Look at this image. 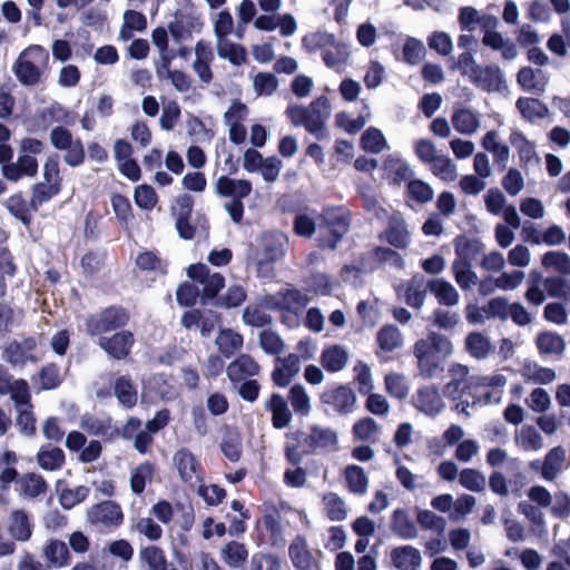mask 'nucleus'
Instances as JSON below:
<instances>
[{"label": "nucleus", "instance_id": "obj_23", "mask_svg": "<svg viewBox=\"0 0 570 570\" xmlns=\"http://www.w3.org/2000/svg\"><path fill=\"white\" fill-rule=\"evenodd\" d=\"M215 190L219 196L232 197L233 200L240 202V199L250 194L252 184L246 179H234L222 176L215 183Z\"/></svg>", "mask_w": 570, "mask_h": 570}, {"label": "nucleus", "instance_id": "obj_56", "mask_svg": "<svg viewBox=\"0 0 570 570\" xmlns=\"http://www.w3.org/2000/svg\"><path fill=\"white\" fill-rule=\"evenodd\" d=\"M544 268L551 269L560 275H570V255L561 250H551L541 258Z\"/></svg>", "mask_w": 570, "mask_h": 570}, {"label": "nucleus", "instance_id": "obj_46", "mask_svg": "<svg viewBox=\"0 0 570 570\" xmlns=\"http://www.w3.org/2000/svg\"><path fill=\"white\" fill-rule=\"evenodd\" d=\"M361 148L371 154H380L390 149V145L384 134L376 127H368L361 136Z\"/></svg>", "mask_w": 570, "mask_h": 570}, {"label": "nucleus", "instance_id": "obj_30", "mask_svg": "<svg viewBox=\"0 0 570 570\" xmlns=\"http://www.w3.org/2000/svg\"><path fill=\"white\" fill-rule=\"evenodd\" d=\"M520 374L525 382L542 385L550 384L557 379V373L553 368L542 366L532 361H527L522 364Z\"/></svg>", "mask_w": 570, "mask_h": 570}, {"label": "nucleus", "instance_id": "obj_20", "mask_svg": "<svg viewBox=\"0 0 570 570\" xmlns=\"http://www.w3.org/2000/svg\"><path fill=\"white\" fill-rule=\"evenodd\" d=\"M352 57V45L334 36L328 50L322 55V60L327 68L341 70Z\"/></svg>", "mask_w": 570, "mask_h": 570}, {"label": "nucleus", "instance_id": "obj_32", "mask_svg": "<svg viewBox=\"0 0 570 570\" xmlns=\"http://www.w3.org/2000/svg\"><path fill=\"white\" fill-rule=\"evenodd\" d=\"M458 21L462 30L473 31L478 26L482 28H493L498 24L494 17L481 14L473 7H463L460 9Z\"/></svg>", "mask_w": 570, "mask_h": 570}, {"label": "nucleus", "instance_id": "obj_63", "mask_svg": "<svg viewBox=\"0 0 570 570\" xmlns=\"http://www.w3.org/2000/svg\"><path fill=\"white\" fill-rule=\"evenodd\" d=\"M354 382L360 394L365 395L374 390V380L368 364L357 361L353 367Z\"/></svg>", "mask_w": 570, "mask_h": 570}, {"label": "nucleus", "instance_id": "obj_21", "mask_svg": "<svg viewBox=\"0 0 570 570\" xmlns=\"http://www.w3.org/2000/svg\"><path fill=\"white\" fill-rule=\"evenodd\" d=\"M134 343L132 334L128 331H121L111 337L101 336L99 338V346L115 358L126 357Z\"/></svg>", "mask_w": 570, "mask_h": 570}, {"label": "nucleus", "instance_id": "obj_38", "mask_svg": "<svg viewBox=\"0 0 570 570\" xmlns=\"http://www.w3.org/2000/svg\"><path fill=\"white\" fill-rule=\"evenodd\" d=\"M215 48L218 57L228 60L233 66H242L246 62L245 48L228 38L215 41Z\"/></svg>", "mask_w": 570, "mask_h": 570}, {"label": "nucleus", "instance_id": "obj_12", "mask_svg": "<svg viewBox=\"0 0 570 570\" xmlns=\"http://www.w3.org/2000/svg\"><path fill=\"white\" fill-rule=\"evenodd\" d=\"M187 275L203 285V292L207 298H214L225 284L223 275L219 273L210 274L205 264L190 265Z\"/></svg>", "mask_w": 570, "mask_h": 570}, {"label": "nucleus", "instance_id": "obj_41", "mask_svg": "<svg viewBox=\"0 0 570 570\" xmlns=\"http://www.w3.org/2000/svg\"><path fill=\"white\" fill-rule=\"evenodd\" d=\"M466 352L476 360L487 358L492 352V344L488 336L480 332H471L464 341Z\"/></svg>", "mask_w": 570, "mask_h": 570}, {"label": "nucleus", "instance_id": "obj_34", "mask_svg": "<svg viewBox=\"0 0 570 570\" xmlns=\"http://www.w3.org/2000/svg\"><path fill=\"white\" fill-rule=\"evenodd\" d=\"M567 451L563 446L552 448L546 455L542 463V476L548 481H553L566 466Z\"/></svg>", "mask_w": 570, "mask_h": 570}, {"label": "nucleus", "instance_id": "obj_29", "mask_svg": "<svg viewBox=\"0 0 570 570\" xmlns=\"http://www.w3.org/2000/svg\"><path fill=\"white\" fill-rule=\"evenodd\" d=\"M350 353L347 348L342 345L333 344L326 346L321 354V364L323 367L331 372L336 373L342 371L348 361Z\"/></svg>", "mask_w": 570, "mask_h": 570}, {"label": "nucleus", "instance_id": "obj_16", "mask_svg": "<svg viewBox=\"0 0 570 570\" xmlns=\"http://www.w3.org/2000/svg\"><path fill=\"white\" fill-rule=\"evenodd\" d=\"M390 560L396 570H420L423 558L421 551L410 544L399 546L390 551Z\"/></svg>", "mask_w": 570, "mask_h": 570}, {"label": "nucleus", "instance_id": "obj_9", "mask_svg": "<svg viewBox=\"0 0 570 570\" xmlns=\"http://www.w3.org/2000/svg\"><path fill=\"white\" fill-rule=\"evenodd\" d=\"M413 406L429 417H435L445 409V403L433 385L420 387L412 397Z\"/></svg>", "mask_w": 570, "mask_h": 570}, {"label": "nucleus", "instance_id": "obj_53", "mask_svg": "<svg viewBox=\"0 0 570 570\" xmlns=\"http://www.w3.org/2000/svg\"><path fill=\"white\" fill-rule=\"evenodd\" d=\"M344 478L347 488L355 494H364L368 488V479L363 468L356 464H350L344 469Z\"/></svg>", "mask_w": 570, "mask_h": 570}, {"label": "nucleus", "instance_id": "obj_49", "mask_svg": "<svg viewBox=\"0 0 570 570\" xmlns=\"http://www.w3.org/2000/svg\"><path fill=\"white\" fill-rule=\"evenodd\" d=\"M535 344L541 354L562 356L566 350L563 337L553 332H542L537 336Z\"/></svg>", "mask_w": 570, "mask_h": 570}, {"label": "nucleus", "instance_id": "obj_52", "mask_svg": "<svg viewBox=\"0 0 570 570\" xmlns=\"http://www.w3.org/2000/svg\"><path fill=\"white\" fill-rule=\"evenodd\" d=\"M289 556L293 564L298 570H311L314 566V559L307 550L306 542L298 537L289 547Z\"/></svg>", "mask_w": 570, "mask_h": 570}, {"label": "nucleus", "instance_id": "obj_61", "mask_svg": "<svg viewBox=\"0 0 570 570\" xmlns=\"http://www.w3.org/2000/svg\"><path fill=\"white\" fill-rule=\"evenodd\" d=\"M210 21L213 24L215 41L228 38V36L234 31V18L226 9L213 14L210 17Z\"/></svg>", "mask_w": 570, "mask_h": 570}, {"label": "nucleus", "instance_id": "obj_4", "mask_svg": "<svg viewBox=\"0 0 570 570\" xmlns=\"http://www.w3.org/2000/svg\"><path fill=\"white\" fill-rule=\"evenodd\" d=\"M470 370L463 364H453L450 370V381L444 385V395L456 402V410L463 414L469 415L468 407L470 401L468 395L470 391L475 389V385L471 383L473 376H469Z\"/></svg>", "mask_w": 570, "mask_h": 570}, {"label": "nucleus", "instance_id": "obj_18", "mask_svg": "<svg viewBox=\"0 0 570 570\" xmlns=\"http://www.w3.org/2000/svg\"><path fill=\"white\" fill-rule=\"evenodd\" d=\"M451 122L456 132L473 136L481 127V115L468 107H458L453 110Z\"/></svg>", "mask_w": 570, "mask_h": 570}, {"label": "nucleus", "instance_id": "obj_39", "mask_svg": "<svg viewBox=\"0 0 570 570\" xmlns=\"http://www.w3.org/2000/svg\"><path fill=\"white\" fill-rule=\"evenodd\" d=\"M147 28L145 14L136 10H126L122 16V24L119 31V39L128 41L135 32H141Z\"/></svg>", "mask_w": 570, "mask_h": 570}, {"label": "nucleus", "instance_id": "obj_31", "mask_svg": "<svg viewBox=\"0 0 570 570\" xmlns=\"http://www.w3.org/2000/svg\"><path fill=\"white\" fill-rule=\"evenodd\" d=\"M305 442L308 448L316 449H332L336 450L338 444V435L332 428L314 425L311 429Z\"/></svg>", "mask_w": 570, "mask_h": 570}, {"label": "nucleus", "instance_id": "obj_19", "mask_svg": "<svg viewBox=\"0 0 570 570\" xmlns=\"http://www.w3.org/2000/svg\"><path fill=\"white\" fill-rule=\"evenodd\" d=\"M37 173L38 161L36 157L20 153L16 163L2 166V175L11 181H18L22 177H35Z\"/></svg>", "mask_w": 570, "mask_h": 570}, {"label": "nucleus", "instance_id": "obj_17", "mask_svg": "<svg viewBox=\"0 0 570 570\" xmlns=\"http://www.w3.org/2000/svg\"><path fill=\"white\" fill-rule=\"evenodd\" d=\"M42 558L49 569H61L70 564L71 556L67 544L58 539L45 542L41 549Z\"/></svg>", "mask_w": 570, "mask_h": 570}, {"label": "nucleus", "instance_id": "obj_25", "mask_svg": "<svg viewBox=\"0 0 570 570\" xmlns=\"http://www.w3.org/2000/svg\"><path fill=\"white\" fill-rule=\"evenodd\" d=\"M259 366L249 355L243 354L233 361L226 368L227 376L236 384L258 374Z\"/></svg>", "mask_w": 570, "mask_h": 570}, {"label": "nucleus", "instance_id": "obj_35", "mask_svg": "<svg viewBox=\"0 0 570 570\" xmlns=\"http://www.w3.org/2000/svg\"><path fill=\"white\" fill-rule=\"evenodd\" d=\"M509 141L517 150L522 165L528 166L538 163V156L533 142H531L519 129L511 130Z\"/></svg>", "mask_w": 570, "mask_h": 570}, {"label": "nucleus", "instance_id": "obj_54", "mask_svg": "<svg viewBox=\"0 0 570 570\" xmlns=\"http://www.w3.org/2000/svg\"><path fill=\"white\" fill-rule=\"evenodd\" d=\"M430 170L444 183H453L458 178V166L445 155H439L430 165Z\"/></svg>", "mask_w": 570, "mask_h": 570}, {"label": "nucleus", "instance_id": "obj_8", "mask_svg": "<svg viewBox=\"0 0 570 570\" xmlns=\"http://www.w3.org/2000/svg\"><path fill=\"white\" fill-rule=\"evenodd\" d=\"M321 401L335 413L347 415L355 410L357 397L350 386L338 385L324 391L321 395Z\"/></svg>", "mask_w": 570, "mask_h": 570}, {"label": "nucleus", "instance_id": "obj_1", "mask_svg": "<svg viewBox=\"0 0 570 570\" xmlns=\"http://www.w3.org/2000/svg\"><path fill=\"white\" fill-rule=\"evenodd\" d=\"M347 219L336 210H325L323 215L315 213H299L295 217L294 229L296 234L311 237L316 227L321 234V245L334 248L347 230Z\"/></svg>", "mask_w": 570, "mask_h": 570}, {"label": "nucleus", "instance_id": "obj_51", "mask_svg": "<svg viewBox=\"0 0 570 570\" xmlns=\"http://www.w3.org/2000/svg\"><path fill=\"white\" fill-rule=\"evenodd\" d=\"M386 393L396 400H404L410 392V383L404 374L389 372L384 377Z\"/></svg>", "mask_w": 570, "mask_h": 570}, {"label": "nucleus", "instance_id": "obj_11", "mask_svg": "<svg viewBox=\"0 0 570 570\" xmlns=\"http://www.w3.org/2000/svg\"><path fill=\"white\" fill-rule=\"evenodd\" d=\"M174 465L180 479L191 488L202 482L200 465L188 450L180 449L174 454Z\"/></svg>", "mask_w": 570, "mask_h": 570}, {"label": "nucleus", "instance_id": "obj_22", "mask_svg": "<svg viewBox=\"0 0 570 570\" xmlns=\"http://www.w3.org/2000/svg\"><path fill=\"white\" fill-rule=\"evenodd\" d=\"M397 295L409 306L421 308L424 305L426 296V285L423 277L414 276L407 283L400 285L397 288Z\"/></svg>", "mask_w": 570, "mask_h": 570}, {"label": "nucleus", "instance_id": "obj_7", "mask_svg": "<svg viewBox=\"0 0 570 570\" xmlns=\"http://www.w3.org/2000/svg\"><path fill=\"white\" fill-rule=\"evenodd\" d=\"M88 521L102 529H117L124 522V513L115 501H104L92 505L87 512Z\"/></svg>", "mask_w": 570, "mask_h": 570}, {"label": "nucleus", "instance_id": "obj_47", "mask_svg": "<svg viewBox=\"0 0 570 570\" xmlns=\"http://www.w3.org/2000/svg\"><path fill=\"white\" fill-rule=\"evenodd\" d=\"M429 287L440 304L454 306L460 301V294L456 288L443 278L433 279L430 282Z\"/></svg>", "mask_w": 570, "mask_h": 570}, {"label": "nucleus", "instance_id": "obj_14", "mask_svg": "<svg viewBox=\"0 0 570 570\" xmlns=\"http://www.w3.org/2000/svg\"><path fill=\"white\" fill-rule=\"evenodd\" d=\"M127 320L128 317L122 309L108 308L89 320L88 331L91 335L108 333L124 326Z\"/></svg>", "mask_w": 570, "mask_h": 570}, {"label": "nucleus", "instance_id": "obj_28", "mask_svg": "<svg viewBox=\"0 0 570 570\" xmlns=\"http://www.w3.org/2000/svg\"><path fill=\"white\" fill-rule=\"evenodd\" d=\"M193 207V199L188 195L178 196L173 207L177 214L176 228L178 234L184 239H191L196 235L193 227L189 225L187 217L189 216Z\"/></svg>", "mask_w": 570, "mask_h": 570}, {"label": "nucleus", "instance_id": "obj_55", "mask_svg": "<svg viewBox=\"0 0 570 570\" xmlns=\"http://www.w3.org/2000/svg\"><path fill=\"white\" fill-rule=\"evenodd\" d=\"M155 466L145 462L132 469L130 473V489L135 494H141L148 483L154 479Z\"/></svg>", "mask_w": 570, "mask_h": 570}, {"label": "nucleus", "instance_id": "obj_64", "mask_svg": "<svg viewBox=\"0 0 570 570\" xmlns=\"http://www.w3.org/2000/svg\"><path fill=\"white\" fill-rule=\"evenodd\" d=\"M474 81L482 89L498 90L503 82L501 70L498 67L480 68L475 75Z\"/></svg>", "mask_w": 570, "mask_h": 570}, {"label": "nucleus", "instance_id": "obj_60", "mask_svg": "<svg viewBox=\"0 0 570 570\" xmlns=\"http://www.w3.org/2000/svg\"><path fill=\"white\" fill-rule=\"evenodd\" d=\"M352 433L356 440L375 441L381 433V428L374 419L365 416L354 423Z\"/></svg>", "mask_w": 570, "mask_h": 570}, {"label": "nucleus", "instance_id": "obj_5", "mask_svg": "<svg viewBox=\"0 0 570 570\" xmlns=\"http://www.w3.org/2000/svg\"><path fill=\"white\" fill-rule=\"evenodd\" d=\"M202 16L194 8L179 9L168 24L171 37L177 43L190 40L194 33L203 30Z\"/></svg>", "mask_w": 570, "mask_h": 570}, {"label": "nucleus", "instance_id": "obj_6", "mask_svg": "<svg viewBox=\"0 0 570 570\" xmlns=\"http://www.w3.org/2000/svg\"><path fill=\"white\" fill-rule=\"evenodd\" d=\"M305 129L316 139H326L328 131L326 122L331 116L332 107L327 97L321 96L306 107Z\"/></svg>", "mask_w": 570, "mask_h": 570}, {"label": "nucleus", "instance_id": "obj_33", "mask_svg": "<svg viewBox=\"0 0 570 570\" xmlns=\"http://www.w3.org/2000/svg\"><path fill=\"white\" fill-rule=\"evenodd\" d=\"M271 301L275 302L277 307L297 315L308 304L309 297L297 289H286L279 292Z\"/></svg>", "mask_w": 570, "mask_h": 570}, {"label": "nucleus", "instance_id": "obj_26", "mask_svg": "<svg viewBox=\"0 0 570 570\" xmlns=\"http://www.w3.org/2000/svg\"><path fill=\"white\" fill-rule=\"evenodd\" d=\"M301 370V360L297 355L277 360L275 370L273 371V381L281 387L287 386Z\"/></svg>", "mask_w": 570, "mask_h": 570}, {"label": "nucleus", "instance_id": "obj_10", "mask_svg": "<svg viewBox=\"0 0 570 570\" xmlns=\"http://www.w3.org/2000/svg\"><path fill=\"white\" fill-rule=\"evenodd\" d=\"M469 245L473 244L464 239L458 242L456 252L460 257L452 264L455 282L463 291L470 289L476 285L479 281L476 273L465 258V247Z\"/></svg>", "mask_w": 570, "mask_h": 570}, {"label": "nucleus", "instance_id": "obj_37", "mask_svg": "<svg viewBox=\"0 0 570 570\" xmlns=\"http://www.w3.org/2000/svg\"><path fill=\"white\" fill-rule=\"evenodd\" d=\"M484 29L485 32L482 39L483 45L492 48L493 50H500L505 60H513L517 58L518 49L511 40L504 39L501 33L492 31L490 28Z\"/></svg>", "mask_w": 570, "mask_h": 570}, {"label": "nucleus", "instance_id": "obj_36", "mask_svg": "<svg viewBox=\"0 0 570 570\" xmlns=\"http://www.w3.org/2000/svg\"><path fill=\"white\" fill-rule=\"evenodd\" d=\"M518 83L527 91L542 92L548 83L546 72L540 69L523 67L517 75Z\"/></svg>", "mask_w": 570, "mask_h": 570}, {"label": "nucleus", "instance_id": "obj_2", "mask_svg": "<svg viewBox=\"0 0 570 570\" xmlns=\"http://www.w3.org/2000/svg\"><path fill=\"white\" fill-rule=\"evenodd\" d=\"M453 352L451 341L435 332H431L425 338L419 340L413 347L421 376L431 379L441 367L443 361Z\"/></svg>", "mask_w": 570, "mask_h": 570}, {"label": "nucleus", "instance_id": "obj_59", "mask_svg": "<svg viewBox=\"0 0 570 570\" xmlns=\"http://www.w3.org/2000/svg\"><path fill=\"white\" fill-rule=\"evenodd\" d=\"M17 488L21 495L35 498L45 493L47 485L41 475L28 473L17 481Z\"/></svg>", "mask_w": 570, "mask_h": 570}, {"label": "nucleus", "instance_id": "obj_24", "mask_svg": "<svg viewBox=\"0 0 570 570\" xmlns=\"http://www.w3.org/2000/svg\"><path fill=\"white\" fill-rule=\"evenodd\" d=\"M481 146L492 155L495 164L502 165L503 167L507 166L511 156L510 147L502 141L497 130H489L482 137Z\"/></svg>", "mask_w": 570, "mask_h": 570}, {"label": "nucleus", "instance_id": "obj_42", "mask_svg": "<svg viewBox=\"0 0 570 570\" xmlns=\"http://www.w3.org/2000/svg\"><path fill=\"white\" fill-rule=\"evenodd\" d=\"M384 237L389 244L397 248H404L409 245L410 235L406 229L405 222L400 215H394L391 218Z\"/></svg>", "mask_w": 570, "mask_h": 570}, {"label": "nucleus", "instance_id": "obj_43", "mask_svg": "<svg viewBox=\"0 0 570 570\" xmlns=\"http://www.w3.org/2000/svg\"><path fill=\"white\" fill-rule=\"evenodd\" d=\"M215 344L223 356L230 357L243 347V336L230 328H223Z\"/></svg>", "mask_w": 570, "mask_h": 570}, {"label": "nucleus", "instance_id": "obj_62", "mask_svg": "<svg viewBox=\"0 0 570 570\" xmlns=\"http://www.w3.org/2000/svg\"><path fill=\"white\" fill-rule=\"evenodd\" d=\"M522 117L527 120L535 118H544L548 115V108L540 100L534 98L522 97L515 104Z\"/></svg>", "mask_w": 570, "mask_h": 570}, {"label": "nucleus", "instance_id": "obj_15", "mask_svg": "<svg viewBox=\"0 0 570 570\" xmlns=\"http://www.w3.org/2000/svg\"><path fill=\"white\" fill-rule=\"evenodd\" d=\"M186 129L188 136L196 142H210L216 135V122L210 116L198 117L186 114Z\"/></svg>", "mask_w": 570, "mask_h": 570}, {"label": "nucleus", "instance_id": "obj_40", "mask_svg": "<svg viewBox=\"0 0 570 570\" xmlns=\"http://www.w3.org/2000/svg\"><path fill=\"white\" fill-rule=\"evenodd\" d=\"M517 446L528 452H537L543 448V439L532 425H524L514 434Z\"/></svg>", "mask_w": 570, "mask_h": 570}, {"label": "nucleus", "instance_id": "obj_27", "mask_svg": "<svg viewBox=\"0 0 570 570\" xmlns=\"http://www.w3.org/2000/svg\"><path fill=\"white\" fill-rule=\"evenodd\" d=\"M10 394L11 400L19 405L30 396L29 386L23 380L12 377L0 367V395Z\"/></svg>", "mask_w": 570, "mask_h": 570}, {"label": "nucleus", "instance_id": "obj_58", "mask_svg": "<svg viewBox=\"0 0 570 570\" xmlns=\"http://www.w3.org/2000/svg\"><path fill=\"white\" fill-rule=\"evenodd\" d=\"M9 531L19 541H27L32 534V525L24 511L17 510L11 513Z\"/></svg>", "mask_w": 570, "mask_h": 570}, {"label": "nucleus", "instance_id": "obj_50", "mask_svg": "<svg viewBox=\"0 0 570 570\" xmlns=\"http://www.w3.org/2000/svg\"><path fill=\"white\" fill-rule=\"evenodd\" d=\"M37 461L40 468L48 471L60 469L65 463V453L61 449L43 445L37 454Z\"/></svg>", "mask_w": 570, "mask_h": 570}, {"label": "nucleus", "instance_id": "obj_44", "mask_svg": "<svg viewBox=\"0 0 570 570\" xmlns=\"http://www.w3.org/2000/svg\"><path fill=\"white\" fill-rule=\"evenodd\" d=\"M391 529L396 535L405 540L415 539L417 537V529L414 522L402 509H396L393 511L391 518Z\"/></svg>", "mask_w": 570, "mask_h": 570}, {"label": "nucleus", "instance_id": "obj_57", "mask_svg": "<svg viewBox=\"0 0 570 570\" xmlns=\"http://www.w3.org/2000/svg\"><path fill=\"white\" fill-rule=\"evenodd\" d=\"M114 393L118 402L126 407H132L137 404V390L132 382L126 376H120L116 380Z\"/></svg>", "mask_w": 570, "mask_h": 570}, {"label": "nucleus", "instance_id": "obj_45", "mask_svg": "<svg viewBox=\"0 0 570 570\" xmlns=\"http://www.w3.org/2000/svg\"><path fill=\"white\" fill-rule=\"evenodd\" d=\"M266 405L272 412V422L276 429H284L288 425L292 420V413L282 395L273 394Z\"/></svg>", "mask_w": 570, "mask_h": 570}, {"label": "nucleus", "instance_id": "obj_48", "mask_svg": "<svg viewBox=\"0 0 570 570\" xmlns=\"http://www.w3.org/2000/svg\"><path fill=\"white\" fill-rule=\"evenodd\" d=\"M334 36V33L325 30H316L308 32L302 39V47L309 53L321 51L322 56L328 50L330 45H332Z\"/></svg>", "mask_w": 570, "mask_h": 570}, {"label": "nucleus", "instance_id": "obj_13", "mask_svg": "<svg viewBox=\"0 0 570 570\" xmlns=\"http://www.w3.org/2000/svg\"><path fill=\"white\" fill-rule=\"evenodd\" d=\"M375 341L379 346L376 355L384 361L389 360V355L401 350L405 342L402 332L391 324L384 325L379 330Z\"/></svg>", "mask_w": 570, "mask_h": 570}, {"label": "nucleus", "instance_id": "obj_3", "mask_svg": "<svg viewBox=\"0 0 570 570\" xmlns=\"http://www.w3.org/2000/svg\"><path fill=\"white\" fill-rule=\"evenodd\" d=\"M49 65V53L40 45H30L16 59L12 71L23 86L38 85Z\"/></svg>", "mask_w": 570, "mask_h": 570}]
</instances>
